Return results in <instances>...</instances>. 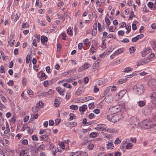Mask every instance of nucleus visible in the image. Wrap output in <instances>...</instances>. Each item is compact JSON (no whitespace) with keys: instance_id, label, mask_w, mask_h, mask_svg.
Wrapping results in <instances>:
<instances>
[{"instance_id":"f257e3e1","label":"nucleus","mask_w":156,"mask_h":156,"mask_svg":"<svg viewBox=\"0 0 156 156\" xmlns=\"http://www.w3.org/2000/svg\"><path fill=\"white\" fill-rule=\"evenodd\" d=\"M144 87L142 85L138 84L134 86L133 88L134 91L138 94H141L144 92Z\"/></svg>"},{"instance_id":"f03ea898","label":"nucleus","mask_w":156,"mask_h":156,"mask_svg":"<svg viewBox=\"0 0 156 156\" xmlns=\"http://www.w3.org/2000/svg\"><path fill=\"white\" fill-rule=\"evenodd\" d=\"M153 122L150 119H147L142 121V126L145 129H151Z\"/></svg>"},{"instance_id":"7ed1b4c3","label":"nucleus","mask_w":156,"mask_h":156,"mask_svg":"<svg viewBox=\"0 0 156 156\" xmlns=\"http://www.w3.org/2000/svg\"><path fill=\"white\" fill-rule=\"evenodd\" d=\"M122 105H117L111 107L109 109V112L112 114H115L121 111L123 108Z\"/></svg>"},{"instance_id":"20e7f679","label":"nucleus","mask_w":156,"mask_h":156,"mask_svg":"<svg viewBox=\"0 0 156 156\" xmlns=\"http://www.w3.org/2000/svg\"><path fill=\"white\" fill-rule=\"evenodd\" d=\"M95 129L101 131H105L110 133H115L116 132V130L114 129H109L108 128L101 127L100 125H98V126L96 127Z\"/></svg>"},{"instance_id":"39448f33","label":"nucleus","mask_w":156,"mask_h":156,"mask_svg":"<svg viewBox=\"0 0 156 156\" xmlns=\"http://www.w3.org/2000/svg\"><path fill=\"white\" fill-rule=\"evenodd\" d=\"M148 85L151 87H154L156 86V80L154 78L150 79L148 82Z\"/></svg>"},{"instance_id":"423d86ee","label":"nucleus","mask_w":156,"mask_h":156,"mask_svg":"<svg viewBox=\"0 0 156 156\" xmlns=\"http://www.w3.org/2000/svg\"><path fill=\"white\" fill-rule=\"evenodd\" d=\"M151 108L149 107H146L143 110L142 112L146 115H147L150 114Z\"/></svg>"},{"instance_id":"0eeeda50","label":"nucleus","mask_w":156,"mask_h":156,"mask_svg":"<svg viewBox=\"0 0 156 156\" xmlns=\"http://www.w3.org/2000/svg\"><path fill=\"white\" fill-rule=\"evenodd\" d=\"M151 101L152 103L156 104V93L153 92L151 96Z\"/></svg>"},{"instance_id":"6e6552de","label":"nucleus","mask_w":156,"mask_h":156,"mask_svg":"<svg viewBox=\"0 0 156 156\" xmlns=\"http://www.w3.org/2000/svg\"><path fill=\"white\" fill-rule=\"evenodd\" d=\"M151 51V49L150 48H146L144 51L141 52L142 56L145 57L146 55L149 53Z\"/></svg>"},{"instance_id":"1a4fd4ad","label":"nucleus","mask_w":156,"mask_h":156,"mask_svg":"<svg viewBox=\"0 0 156 156\" xmlns=\"http://www.w3.org/2000/svg\"><path fill=\"white\" fill-rule=\"evenodd\" d=\"M119 116L117 115H115L112 116V118L111 119V122L113 123H115L118 122L119 120Z\"/></svg>"},{"instance_id":"9d476101","label":"nucleus","mask_w":156,"mask_h":156,"mask_svg":"<svg viewBox=\"0 0 156 156\" xmlns=\"http://www.w3.org/2000/svg\"><path fill=\"white\" fill-rule=\"evenodd\" d=\"M113 100V98L111 95L106 96L105 98V100L107 103H111L112 101Z\"/></svg>"},{"instance_id":"9b49d317","label":"nucleus","mask_w":156,"mask_h":156,"mask_svg":"<svg viewBox=\"0 0 156 156\" xmlns=\"http://www.w3.org/2000/svg\"><path fill=\"white\" fill-rule=\"evenodd\" d=\"M144 37L143 34H141L138 35L136 37L132 38V41L133 42H136L139 39H141Z\"/></svg>"},{"instance_id":"f8f14e48","label":"nucleus","mask_w":156,"mask_h":156,"mask_svg":"<svg viewBox=\"0 0 156 156\" xmlns=\"http://www.w3.org/2000/svg\"><path fill=\"white\" fill-rule=\"evenodd\" d=\"M113 141H110L108 142L107 144V147L108 149H112L114 147V145L113 144Z\"/></svg>"},{"instance_id":"ddd939ff","label":"nucleus","mask_w":156,"mask_h":156,"mask_svg":"<svg viewBox=\"0 0 156 156\" xmlns=\"http://www.w3.org/2000/svg\"><path fill=\"white\" fill-rule=\"evenodd\" d=\"M48 40V38L47 37H45L43 36H42L41 37V42L43 44L45 45L47 43V41Z\"/></svg>"},{"instance_id":"4468645a","label":"nucleus","mask_w":156,"mask_h":156,"mask_svg":"<svg viewBox=\"0 0 156 156\" xmlns=\"http://www.w3.org/2000/svg\"><path fill=\"white\" fill-rule=\"evenodd\" d=\"M48 136L46 134H44L40 136H39L40 138L41 139V140L43 141H46L48 139Z\"/></svg>"},{"instance_id":"2eb2a0df","label":"nucleus","mask_w":156,"mask_h":156,"mask_svg":"<svg viewBox=\"0 0 156 156\" xmlns=\"http://www.w3.org/2000/svg\"><path fill=\"white\" fill-rule=\"evenodd\" d=\"M87 106L86 105H83L82 106H80L79 108V110L80 112H83L84 111L87 109Z\"/></svg>"},{"instance_id":"dca6fc26","label":"nucleus","mask_w":156,"mask_h":156,"mask_svg":"<svg viewBox=\"0 0 156 156\" xmlns=\"http://www.w3.org/2000/svg\"><path fill=\"white\" fill-rule=\"evenodd\" d=\"M97 49V48L96 47L92 46L89 50L90 54H93L94 52H95Z\"/></svg>"},{"instance_id":"f3484780","label":"nucleus","mask_w":156,"mask_h":156,"mask_svg":"<svg viewBox=\"0 0 156 156\" xmlns=\"http://www.w3.org/2000/svg\"><path fill=\"white\" fill-rule=\"evenodd\" d=\"M84 91V90L83 89H81L80 88H78L75 92V95H79L81 94Z\"/></svg>"},{"instance_id":"a211bd4d","label":"nucleus","mask_w":156,"mask_h":156,"mask_svg":"<svg viewBox=\"0 0 156 156\" xmlns=\"http://www.w3.org/2000/svg\"><path fill=\"white\" fill-rule=\"evenodd\" d=\"M40 109V107L39 106V105L37 104L36 106L32 108V111L34 112H38Z\"/></svg>"},{"instance_id":"6ab92c4d","label":"nucleus","mask_w":156,"mask_h":156,"mask_svg":"<svg viewBox=\"0 0 156 156\" xmlns=\"http://www.w3.org/2000/svg\"><path fill=\"white\" fill-rule=\"evenodd\" d=\"M99 62L98 61V60L96 61L94 64L93 65V69H94V71H95L94 69H96L97 68H98L99 66Z\"/></svg>"},{"instance_id":"aec40b11","label":"nucleus","mask_w":156,"mask_h":156,"mask_svg":"<svg viewBox=\"0 0 156 156\" xmlns=\"http://www.w3.org/2000/svg\"><path fill=\"white\" fill-rule=\"evenodd\" d=\"M52 83V80L45 81L44 82L43 85L45 87H47L49 84H51Z\"/></svg>"},{"instance_id":"412c9836","label":"nucleus","mask_w":156,"mask_h":156,"mask_svg":"<svg viewBox=\"0 0 156 156\" xmlns=\"http://www.w3.org/2000/svg\"><path fill=\"white\" fill-rule=\"evenodd\" d=\"M93 98H94L93 97L91 96H88L87 97H85L83 98L82 99V100L85 101H89L90 100L93 99Z\"/></svg>"},{"instance_id":"4be33fe9","label":"nucleus","mask_w":156,"mask_h":156,"mask_svg":"<svg viewBox=\"0 0 156 156\" xmlns=\"http://www.w3.org/2000/svg\"><path fill=\"white\" fill-rule=\"evenodd\" d=\"M123 48H120L115 52V55H118L119 54L121 53L123 51Z\"/></svg>"},{"instance_id":"5701e85b","label":"nucleus","mask_w":156,"mask_h":156,"mask_svg":"<svg viewBox=\"0 0 156 156\" xmlns=\"http://www.w3.org/2000/svg\"><path fill=\"white\" fill-rule=\"evenodd\" d=\"M56 90L60 94L62 95H64L63 91V90H62V88L60 87H57L56 88Z\"/></svg>"},{"instance_id":"b1692460","label":"nucleus","mask_w":156,"mask_h":156,"mask_svg":"<svg viewBox=\"0 0 156 156\" xmlns=\"http://www.w3.org/2000/svg\"><path fill=\"white\" fill-rule=\"evenodd\" d=\"M73 80H74V79L73 78H69L68 79L64 80L62 81H61L60 82H61V83H63V82L64 81H65V82H67L70 83V82H71L72 81H73Z\"/></svg>"},{"instance_id":"393cba45","label":"nucleus","mask_w":156,"mask_h":156,"mask_svg":"<svg viewBox=\"0 0 156 156\" xmlns=\"http://www.w3.org/2000/svg\"><path fill=\"white\" fill-rule=\"evenodd\" d=\"M138 105L140 107H142L144 106L145 105V102L143 101H139L137 102Z\"/></svg>"},{"instance_id":"a878e982","label":"nucleus","mask_w":156,"mask_h":156,"mask_svg":"<svg viewBox=\"0 0 156 156\" xmlns=\"http://www.w3.org/2000/svg\"><path fill=\"white\" fill-rule=\"evenodd\" d=\"M110 90L111 91H113L115 90L116 89V87L115 86H113L112 87H108L106 89V90Z\"/></svg>"},{"instance_id":"bb28decb","label":"nucleus","mask_w":156,"mask_h":156,"mask_svg":"<svg viewBox=\"0 0 156 156\" xmlns=\"http://www.w3.org/2000/svg\"><path fill=\"white\" fill-rule=\"evenodd\" d=\"M84 70L88 69L90 67V64L86 63L82 66Z\"/></svg>"},{"instance_id":"cd10ccee","label":"nucleus","mask_w":156,"mask_h":156,"mask_svg":"<svg viewBox=\"0 0 156 156\" xmlns=\"http://www.w3.org/2000/svg\"><path fill=\"white\" fill-rule=\"evenodd\" d=\"M4 133L5 134L10 135V131L9 128H7L4 131Z\"/></svg>"},{"instance_id":"c85d7f7f","label":"nucleus","mask_w":156,"mask_h":156,"mask_svg":"<svg viewBox=\"0 0 156 156\" xmlns=\"http://www.w3.org/2000/svg\"><path fill=\"white\" fill-rule=\"evenodd\" d=\"M133 69L129 67H128L125 68L124 69V72L125 73H128L130 71H131Z\"/></svg>"},{"instance_id":"c756f323","label":"nucleus","mask_w":156,"mask_h":156,"mask_svg":"<svg viewBox=\"0 0 156 156\" xmlns=\"http://www.w3.org/2000/svg\"><path fill=\"white\" fill-rule=\"evenodd\" d=\"M126 81V79H120L118 81V83L119 84H122L123 83L125 82Z\"/></svg>"},{"instance_id":"7c9ffc66","label":"nucleus","mask_w":156,"mask_h":156,"mask_svg":"<svg viewBox=\"0 0 156 156\" xmlns=\"http://www.w3.org/2000/svg\"><path fill=\"white\" fill-rule=\"evenodd\" d=\"M98 135L97 133L95 132H92L90 133V136L91 137L95 138Z\"/></svg>"},{"instance_id":"2f4dec72","label":"nucleus","mask_w":156,"mask_h":156,"mask_svg":"<svg viewBox=\"0 0 156 156\" xmlns=\"http://www.w3.org/2000/svg\"><path fill=\"white\" fill-rule=\"evenodd\" d=\"M133 146V144L132 143H129L126 145V149H130L132 148Z\"/></svg>"},{"instance_id":"473e14b6","label":"nucleus","mask_w":156,"mask_h":156,"mask_svg":"<svg viewBox=\"0 0 156 156\" xmlns=\"http://www.w3.org/2000/svg\"><path fill=\"white\" fill-rule=\"evenodd\" d=\"M48 93V97L50 98L52 95L53 94V91L52 89H50L49 91H48V92H47Z\"/></svg>"},{"instance_id":"72a5a7b5","label":"nucleus","mask_w":156,"mask_h":156,"mask_svg":"<svg viewBox=\"0 0 156 156\" xmlns=\"http://www.w3.org/2000/svg\"><path fill=\"white\" fill-rule=\"evenodd\" d=\"M151 130L153 132H156V124L153 123V124L151 128Z\"/></svg>"},{"instance_id":"f704fd0d","label":"nucleus","mask_w":156,"mask_h":156,"mask_svg":"<svg viewBox=\"0 0 156 156\" xmlns=\"http://www.w3.org/2000/svg\"><path fill=\"white\" fill-rule=\"evenodd\" d=\"M47 76L44 73H42L41 76V78L42 80L45 79L47 78Z\"/></svg>"},{"instance_id":"c9c22d12","label":"nucleus","mask_w":156,"mask_h":156,"mask_svg":"<svg viewBox=\"0 0 156 156\" xmlns=\"http://www.w3.org/2000/svg\"><path fill=\"white\" fill-rule=\"evenodd\" d=\"M67 34L69 35H72L73 34V30L70 28H69L67 30Z\"/></svg>"},{"instance_id":"e433bc0d","label":"nucleus","mask_w":156,"mask_h":156,"mask_svg":"<svg viewBox=\"0 0 156 156\" xmlns=\"http://www.w3.org/2000/svg\"><path fill=\"white\" fill-rule=\"evenodd\" d=\"M69 117V119H70V120H72L73 119H75L76 117V116L72 113L70 114Z\"/></svg>"},{"instance_id":"4c0bfd02","label":"nucleus","mask_w":156,"mask_h":156,"mask_svg":"<svg viewBox=\"0 0 156 156\" xmlns=\"http://www.w3.org/2000/svg\"><path fill=\"white\" fill-rule=\"evenodd\" d=\"M135 50L134 48L133 47L130 48L129 50L130 53L131 54H133L135 51Z\"/></svg>"},{"instance_id":"58836bf2","label":"nucleus","mask_w":156,"mask_h":156,"mask_svg":"<svg viewBox=\"0 0 156 156\" xmlns=\"http://www.w3.org/2000/svg\"><path fill=\"white\" fill-rule=\"evenodd\" d=\"M104 136V137L106 138L108 140L110 139L112 137L110 135L107 134H105Z\"/></svg>"},{"instance_id":"ea45409f","label":"nucleus","mask_w":156,"mask_h":156,"mask_svg":"<svg viewBox=\"0 0 156 156\" xmlns=\"http://www.w3.org/2000/svg\"><path fill=\"white\" fill-rule=\"evenodd\" d=\"M70 108L73 110H76L78 109V107L76 105H72L70 106Z\"/></svg>"},{"instance_id":"a19ab883","label":"nucleus","mask_w":156,"mask_h":156,"mask_svg":"<svg viewBox=\"0 0 156 156\" xmlns=\"http://www.w3.org/2000/svg\"><path fill=\"white\" fill-rule=\"evenodd\" d=\"M45 134L48 136L51 133V130L49 129H45Z\"/></svg>"},{"instance_id":"79ce46f5","label":"nucleus","mask_w":156,"mask_h":156,"mask_svg":"<svg viewBox=\"0 0 156 156\" xmlns=\"http://www.w3.org/2000/svg\"><path fill=\"white\" fill-rule=\"evenodd\" d=\"M37 104L39 105V107L40 108L41 107H43L44 106V103L41 101H39V103Z\"/></svg>"},{"instance_id":"37998d69","label":"nucleus","mask_w":156,"mask_h":156,"mask_svg":"<svg viewBox=\"0 0 156 156\" xmlns=\"http://www.w3.org/2000/svg\"><path fill=\"white\" fill-rule=\"evenodd\" d=\"M121 142V140L119 139V138H118L115 141L114 143L115 144H118L120 143Z\"/></svg>"},{"instance_id":"c03bdc74","label":"nucleus","mask_w":156,"mask_h":156,"mask_svg":"<svg viewBox=\"0 0 156 156\" xmlns=\"http://www.w3.org/2000/svg\"><path fill=\"white\" fill-rule=\"evenodd\" d=\"M88 148L89 150H91L94 147V145L92 144H90L88 145Z\"/></svg>"},{"instance_id":"a18cd8bd","label":"nucleus","mask_w":156,"mask_h":156,"mask_svg":"<svg viewBox=\"0 0 156 156\" xmlns=\"http://www.w3.org/2000/svg\"><path fill=\"white\" fill-rule=\"evenodd\" d=\"M94 103L93 102L89 104L88 107L90 109L93 108L94 107Z\"/></svg>"},{"instance_id":"49530a36","label":"nucleus","mask_w":156,"mask_h":156,"mask_svg":"<svg viewBox=\"0 0 156 156\" xmlns=\"http://www.w3.org/2000/svg\"><path fill=\"white\" fill-rule=\"evenodd\" d=\"M98 30L100 31H102V28H101V26L100 23H98Z\"/></svg>"},{"instance_id":"de8ad7c7","label":"nucleus","mask_w":156,"mask_h":156,"mask_svg":"<svg viewBox=\"0 0 156 156\" xmlns=\"http://www.w3.org/2000/svg\"><path fill=\"white\" fill-rule=\"evenodd\" d=\"M22 26L23 28H27L29 27V25L27 23H23L22 24Z\"/></svg>"},{"instance_id":"09e8293b","label":"nucleus","mask_w":156,"mask_h":156,"mask_svg":"<svg viewBox=\"0 0 156 156\" xmlns=\"http://www.w3.org/2000/svg\"><path fill=\"white\" fill-rule=\"evenodd\" d=\"M147 5L151 9L153 7V3L151 2H149L148 3Z\"/></svg>"},{"instance_id":"8fccbe9b","label":"nucleus","mask_w":156,"mask_h":156,"mask_svg":"<svg viewBox=\"0 0 156 156\" xmlns=\"http://www.w3.org/2000/svg\"><path fill=\"white\" fill-rule=\"evenodd\" d=\"M119 26L121 28L124 27L126 26V24L125 22H123L119 24Z\"/></svg>"},{"instance_id":"3c124183","label":"nucleus","mask_w":156,"mask_h":156,"mask_svg":"<svg viewBox=\"0 0 156 156\" xmlns=\"http://www.w3.org/2000/svg\"><path fill=\"white\" fill-rule=\"evenodd\" d=\"M112 115H107L106 116L107 119L111 122V119L112 118Z\"/></svg>"},{"instance_id":"603ef678","label":"nucleus","mask_w":156,"mask_h":156,"mask_svg":"<svg viewBox=\"0 0 156 156\" xmlns=\"http://www.w3.org/2000/svg\"><path fill=\"white\" fill-rule=\"evenodd\" d=\"M6 90L8 93L10 94H12L13 93L12 90L10 89L7 88Z\"/></svg>"},{"instance_id":"864d4df0","label":"nucleus","mask_w":156,"mask_h":156,"mask_svg":"<svg viewBox=\"0 0 156 156\" xmlns=\"http://www.w3.org/2000/svg\"><path fill=\"white\" fill-rule=\"evenodd\" d=\"M118 34L119 36H123L124 34V33L122 30H120L118 31Z\"/></svg>"},{"instance_id":"5fc2aeb1","label":"nucleus","mask_w":156,"mask_h":156,"mask_svg":"<svg viewBox=\"0 0 156 156\" xmlns=\"http://www.w3.org/2000/svg\"><path fill=\"white\" fill-rule=\"evenodd\" d=\"M32 139L34 141H37L38 140L37 137L35 135H34L32 136Z\"/></svg>"},{"instance_id":"6e6d98bb","label":"nucleus","mask_w":156,"mask_h":156,"mask_svg":"<svg viewBox=\"0 0 156 156\" xmlns=\"http://www.w3.org/2000/svg\"><path fill=\"white\" fill-rule=\"evenodd\" d=\"M30 56L29 55H27L26 58V62L27 63H29L30 61Z\"/></svg>"},{"instance_id":"4d7b16f0","label":"nucleus","mask_w":156,"mask_h":156,"mask_svg":"<svg viewBox=\"0 0 156 156\" xmlns=\"http://www.w3.org/2000/svg\"><path fill=\"white\" fill-rule=\"evenodd\" d=\"M97 21H95V22L93 25V29H97Z\"/></svg>"},{"instance_id":"13d9d810","label":"nucleus","mask_w":156,"mask_h":156,"mask_svg":"<svg viewBox=\"0 0 156 156\" xmlns=\"http://www.w3.org/2000/svg\"><path fill=\"white\" fill-rule=\"evenodd\" d=\"M105 21L106 23L108 25H109L111 23L109 20L107 18H105Z\"/></svg>"},{"instance_id":"bf43d9fd","label":"nucleus","mask_w":156,"mask_h":156,"mask_svg":"<svg viewBox=\"0 0 156 156\" xmlns=\"http://www.w3.org/2000/svg\"><path fill=\"white\" fill-rule=\"evenodd\" d=\"M99 89L97 87V86H95L94 87V92L97 93L99 91Z\"/></svg>"},{"instance_id":"052dcab7","label":"nucleus","mask_w":156,"mask_h":156,"mask_svg":"<svg viewBox=\"0 0 156 156\" xmlns=\"http://www.w3.org/2000/svg\"><path fill=\"white\" fill-rule=\"evenodd\" d=\"M8 85L9 86H13V81L12 80H10L7 83Z\"/></svg>"},{"instance_id":"680f3d73","label":"nucleus","mask_w":156,"mask_h":156,"mask_svg":"<svg viewBox=\"0 0 156 156\" xmlns=\"http://www.w3.org/2000/svg\"><path fill=\"white\" fill-rule=\"evenodd\" d=\"M82 156H87L88 155L87 153L85 151H80Z\"/></svg>"},{"instance_id":"e2e57ef3","label":"nucleus","mask_w":156,"mask_h":156,"mask_svg":"<svg viewBox=\"0 0 156 156\" xmlns=\"http://www.w3.org/2000/svg\"><path fill=\"white\" fill-rule=\"evenodd\" d=\"M143 11L145 12H149V10L147 9V7L146 6H144L143 8Z\"/></svg>"},{"instance_id":"0e129e2a","label":"nucleus","mask_w":156,"mask_h":156,"mask_svg":"<svg viewBox=\"0 0 156 156\" xmlns=\"http://www.w3.org/2000/svg\"><path fill=\"white\" fill-rule=\"evenodd\" d=\"M129 41L128 39L127 38H125L122 40L121 41V42H125L126 43H128L129 42Z\"/></svg>"},{"instance_id":"69168bd1","label":"nucleus","mask_w":156,"mask_h":156,"mask_svg":"<svg viewBox=\"0 0 156 156\" xmlns=\"http://www.w3.org/2000/svg\"><path fill=\"white\" fill-rule=\"evenodd\" d=\"M60 147L62 149H64L65 148V145L63 142H62L60 144Z\"/></svg>"},{"instance_id":"338daca9","label":"nucleus","mask_w":156,"mask_h":156,"mask_svg":"<svg viewBox=\"0 0 156 156\" xmlns=\"http://www.w3.org/2000/svg\"><path fill=\"white\" fill-rule=\"evenodd\" d=\"M93 112L95 113H96V114H98L100 113V110L99 109H97L94 110L93 111Z\"/></svg>"},{"instance_id":"774afa93","label":"nucleus","mask_w":156,"mask_h":156,"mask_svg":"<svg viewBox=\"0 0 156 156\" xmlns=\"http://www.w3.org/2000/svg\"><path fill=\"white\" fill-rule=\"evenodd\" d=\"M153 10H156V0H155V2L154 3H153Z\"/></svg>"}]
</instances>
